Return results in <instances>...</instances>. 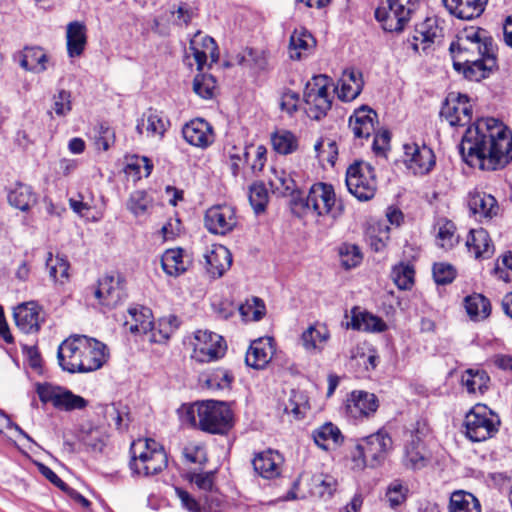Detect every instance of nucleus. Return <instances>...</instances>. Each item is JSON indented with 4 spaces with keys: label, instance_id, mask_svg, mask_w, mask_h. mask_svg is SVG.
I'll use <instances>...</instances> for the list:
<instances>
[{
    "label": "nucleus",
    "instance_id": "obj_1",
    "mask_svg": "<svg viewBox=\"0 0 512 512\" xmlns=\"http://www.w3.org/2000/svg\"><path fill=\"white\" fill-rule=\"evenodd\" d=\"M459 149L468 165L494 171L512 160V133L497 119H479L467 128Z\"/></svg>",
    "mask_w": 512,
    "mask_h": 512
},
{
    "label": "nucleus",
    "instance_id": "obj_2",
    "mask_svg": "<svg viewBox=\"0 0 512 512\" xmlns=\"http://www.w3.org/2000/svg\"><path fill=\"white\" fill-rule=\"evenodd\" d=\"M60 367L69 373H89L100 369L108 360L107 346L86 335H73L58 347Z\"/></svg>",
    "mask_w": 512,
    "mask_h": 512
},
{
    "label": "nucleus",
    "instance_id": "obj_3",
    "mask_svg": "<svg viewBox=\"0 0 512 512\" xmlns=\"http://www.w3.org/2000/svg\"><path fill=\"white\" fill-rule=\"evenodd\" d=\"M179 415L183 424L209 434L224 435L233 425L232 410L223 401L205 400L182 405Z\"/></svg>",
    "mask_w": 512,
    "mask_h": 512
},
{
    "label": "nucleus",
    "instance_id": "obj_4",
    "mask_svg": "<svg viewBox=\"0 0 512 512\" xmlns=\"http://www.w3.org/2000/svg\"><path fill=\"white\" fill-rule=\"evenodd\" d=\"M393 440L385 429L357 440L350 451L351 468L363 471L365 468H378L384 464L392 450Z\"/></svg>",
    "mask_w": 512,
    "mask_h": 512
},
{
    "label": "nucleus",
    "instance_id": "obj_5",
    "mask_svg": "<svg viewBox=\"0 0 512 512\" xmlns=\"http://www.w3.org/2000/svg\"><path fill=\"white\" fill-rule=\"evenodd\" d=\"M449 51L453 66H463L467 61L495 54V47L486 30L470 27L457 35L456 40L451 42Z\"/></svg>",
    "mask_w": 512,
    "mask_h": 512
},
{
    "label": "nucleus",
    "instance_id": "obj_6",
    "mask_svg": "<svg viewBox=\"0 0 512 512\" xmlns=\"http://www.w3.org/2000/svg\"><path fill=\"white\" fill-rule=\"evenodd\" d=\"M130 455L129 467L137 475H156L167 467L168 458L164 448L150 438L133 441Z\"/></svg>",
    "mask_w": 512,
    "mask_h": 512
},
{
    "label": "nucleus",
    "instance_id": "obj_7",
    "mask_svg": "<svg viewBox=\"0 0 512 512\" xmlns=\"http://www.w3.org/2000/svg\"><path fill=\"white\" fill-rule=\"evenodd\" d=\"M329 81L330 79L326 75H317L305 86L304 111L312 120H321L331 109L332 100L328 92Z\"/></svg>",
    "mask_w": 512,
    "mask_h": 512
},
{
    "label": "nucleus",
    "instance_id": "obj_8",
    "mask_svg": "<svg viewBox=\"0 0 512 512\" xmlns=\"http://www.w3.org/2000/svg\"><path fill=\"white\" fill-rule=\"evenodd\" d=\"M500 425L498 416L486 405H475L465 416L464 427L466 436L473 442L491 438Z\"/></svg>",
    "mask_w": 512,
    "mask_h": 512
},
{
    "label": "nucleus",
    "instance_id": "obj_9",
    "mask_svg": "<svg viewBox=\"0 0 512 512\" xmlns=\"http://www.w3.org/2000/svg\"><path fill=\"white\" fill-rule=\"evenodd\" d=\"M346 186L359 201H368L375 196L377 180L375 170L369 163L356 161L346 172Z\"/></svg>",
    "mask_w": 512,
    "mask_h": 512
},
{
    "label": "nucleus",
    "instance_id": "obj_10",
    "mask_svg": "<svg viewBox=\"0 0 512 512\" xmlns=\"http://www.w3.org/2000/svg\"><path fill=\"white\" fill-rule=\"evenodd\" d=\"M304 205L319 216L330 215L333 219H338L344 213V205L336 199L333 186L323 182L310 187Z\"/></svg>",
    "mask_w": 512,
    "mask_h": 512
},
{
    "label": "nucleus",
    "instance_id": "obj_11",
    "mask_svg": "<svg viewBox=\"0 0 512 512\" xmlns=\"http://www.w3.org/2000/svg\"><path fill=\"white\" fill-rule=\"evenodd\" d=\"M418 0H387L375 10V18L387 32H400L416 10Z\"/></svg>",
    "mask_w": 512,
    "mask_h": 512
},
{
    "label": "nucleus",
    "instance_id": "obj_12",
    "mask_svg": "<svg viewBox=\"0 0 512 512\" xmlns=\"http://www.w3.org/2000/svg\"><path fill=\"white\" fill-rule=\"evenodd\" d=\"M36 392L42 403H51L55 409L60 411L83 410L88 406V401L85 398L62 386L38 383Z\"/></svg>",
    "mask_w": 512,
    "mask_h": 512
},
{
    "label": "nucleus",
    "instance_id": "obj_13",
    "mask_svg": "<svg viewBox=\"0 0 512 512\" xmlns=\"http://www.w3.org/2000/svg\"><path fill=\"white\" fill-rule=\"evenodd\" d=\"M192 357L198 362H210L224 356L226 343L222 336L210 332L198 330L193 342Z\"/></svg>",
    "mask_w": 512,
    "mask_h": 512
},
{
    "label": "nucleus",
    "instance_id": "obj_14",
    "mask_svg": "<svg viewBox=\"0 0 512 512\" xmlns=\"http://www.w3.org/2000/svg\"><path fill=\"white\" fill-rule=\"evenodd\" d=\"M238 224L236 209L228 204L213 205L204 216L206 229L215 235H226L232 232Z\"/></svg>",
    "mask_w": 512,
    "mask_h": 512
},
{
    "label": "nucleus",
    "instance_id": "obj_15",
    "mask_svg": "<svg viewBox=\"0 0 512 512\" xmlns=\"http://www.w3.org/2000/svg\"><path fill=\"white\" fill-rule=\"evenodd\" d=\"M404 162L415 175H425L435 166V155L426 145L405 144Z\"/></svg>",
    "mask_w": 512,
    "mask_h": 512
},
{
    "label": "nucleus",
    "instance_id": "obj_16",
    "mask_svg": "<svg viewBox=\"0 0 512 512\" xmlns=\"http://www.w3.org/2000/svg\"><path fill=\"white\" fill-rule=\"evenodd\" d=\"M182 135L187 143L205 149L215 141L213 127L202 118H195L182 128Z\"/></svg>",
    "mask_w": 512,
    "mask_h": 512
},
{
    "label": "nucleus",
    "instance_id": "obj_17",
    "mask_svg": "<svg viewBox=\"0 0 512 512\" xmlns=\"http://www.w3.org/2000/svg\"><path fill=\"white\" fill-rule=\"evenodd\" d=\"M193 58L197 69L201 71L207 62L208 57L212 62L218 60L217 44L212 37L197 33L190 41L189 52L187 53V60Z\"/></svg>",
    "mask_w": 512,
    "mask_h": 512
},
{
    "label": "nucleus",
    "instance_id": "obj_18",
    "mask_svg": "<svg viewBox=\"0 0 512 512\" xmlns=\"http://www.w3.org/2000/svg\"><path fill=\"white\" fill-rule=\"evenodd\" d=\"M283 463V456L272 449L257 453L252 460L254 471L260 477L268 480L278 478L281 475Z\"/></svg>",
    "mask_w": 512,
    "mask_h": 512
},
{
    "label": "nucleus",
    "instance_id": "obj_19",
    "mask_svg": "<svg viewBox=\"0 0 512 512\" xmlns=\"http://www.w3.org/2000/svg\"><path fill=\"white\" fill-rule=\"evenodd\" d=\"M125 296V289L119 277L104 276L98 281L95 297L103 306L113 308L122 302Z\"/></svg>",
    "mask_w": 512,
    "mask_h": 512
},
{
    "label": "nucleus",
    "instance_id": "obj_20",
    "mask_svg": "<svg viewBox=\"0 0 512 512\" xmlns=\"http://www.w3.org/2000/svg\"><path fill=\"white\" fill-rule=\"evenodd\" d=\"M41 307L36 302L18 305L13 312L16 326L25 334H34L40 330Z\"/></svg>",
    "mask_w": 512,
    "mask_h": 512
},
{
    "label": "nucleus",
    "instance_id": "obj_21",
    "mask_svg": "<svg viewBox=\"0 0 512 512\" xmlns=\"http://www.w3.org/2000/svg\"><path fill=\"white\" fill-rule=\"evenodd\" d=\"M275 353L274 339L264 337L254 340L247 350L245 362L254 369H263Z\"/></svg>",
    "mask_w": 512,
    "mask_h": 512
},
{
    "label": "nucleus",
    "instance_id": "obj_22",
    "mask_svg": "<svg viewBox=\"0 0 512 512\" xmlns=\"http://www.w3.org/2000/svg\"><path fill=\"white\" fill-rule=\"evenodd\" d=\"M468 207L473 215L480 220H491L499 212V205L495 197L478 190L469 193Z\"/></svg>",
    "mask_w": 512,
    "mask_h": 512
},
{
    "label": "nucleus",
    "instance_id": "obj_23",
    "mask_svg": "<svg viewBox=\"0 0 512 512\" xmlns=\"http://www.w3.org/2000/svg\"><path fill=\"white\" fill-rule=\"evenodd\" d=\"M379 402L375 394L366 391H353L347 400V412L355 419L369 417L378 409Z\"/></svg>",
    "mask_w": 512,
    "mask_h": 512
},
{
    "label": "nucleus",
    "instance_id": "obj_24",
    "mask_svg": "<svg viewBox=\"0 0 512 512\" xmlns=\"http://www.w3.org/2000/svg\"><path fill=\"white\" fill-rule=\"evenodd\" d=\"M169 120L162 114L154 109H149L143 113L137 121L136 131L143 135L144 131L148 137L162 139L169 127Z\"/></svg>",
    "mask_w": 512,
    "mask_h": 512
},
{
    "label": "nucleus",
    "instance_id": "obj_25",
    "mask_svg": "<svg viewBox=\"0 0 512 512\" xmlns=\"http://www.w3.org/2000/svg\"><path fill=\"white\" fill-rule=\"evenodd\" d=\"M377 113L368 106H361L349 118V127L356 138L368 139L375 131Z\"/></svg>",
    "mask_w": 512,
    "mask_h": 512
},
{
    "label": "nucleus",
    "instance_id": "obj_26",
    "mask_svg": "<svg viewBox=\"0 0 512 512\" xmlns=\"http://www.w3.org/2000/svg\"><path fill=\"white\" fill-rule=\"evenodd\" d=\"M444 117L451 126H464L471 121L472 106L465 95H460L457 100H448L441 110Z\"/></svg>",
    "mask_w": 512,
    "mask_h": 512
},
{
    "label": "nucleus",
    "instance_id": "obj_27",
    "mask_svg": "<svg viewBox=\"0 0 512 512\" xmlns=\"http://www.w3.org/2000/svg\"><path fill=\"white\" fill-rule=\"evenodd\" d=\"M206 271L212 278H220L231 267L232 254L223 245L214 246L205 254Z\"/></svg>",
    "mask_w": 512,
    "mask_h": 512
},
{
    "label": "nucleus",
    "instance_id": "obj_28",
    "mask_svg": "<svg viewBox=\"0 0 512 512\" xmlns=\"http://www.w3.org/2000/svg\"><path fill=\"white\" fill-rule=\"evenodd\" d=\"M496 65V56L492 54L481 59L467 61L463 66L453 67L457 72L462 73L466 79L470 81H480L488 77Z\"/></svg>",
    "mask_w": 512,
    "mask_h": 512
},
{
    "label": "nucleus",
    "instance_id": "obj_29",
    "mask_svg": "<svg viewBox=\"0 0 512 512\" xmlns=\"http://www.w3.org/2000/svg\"><path fill=\"white\" fill-rule=\"evenodd\" d=\"M466 247L475 259H488L494 254L495 250L488 232L483 228L469 231Z\"/></svg>",
    "mask_w": 512,
    "mask_h": 512
},
{
    "label": "nucleus",
    "instance_id": "obj_30",
    "mask_svg": "<svg viewBox=\"0 0 512 512\" xmlns=\"http://www.w3.org/2000/svg\"><path fill=\"white\" fill-rule=\"evenodd\" d=\"M191 262L188 255L182 248H171L165 250L161 257V267L166 275L170 277H179L184 274Z\"/></svg>",
    "mask_w": 512,
    "mask_h": 512
},
{
    "label": "nucleus",
    "instance_id": "obj_31",
    "mask_svg": "<svg viewBox=\"0 0 512 512\" xmlns=\"http://www.w3.org/2000/svg\"><path fill=\"white\" fill-rule=\"evenodd\" d=\"M450 14L459 19L471 20L479 17L488 0H442Z\"/></svg>",
    "mask_w": 512,
    "mask_h": 512
},
{
    "label": "nucleus",
    "instance_id": "obj_32",
    "mask_svg": "<svg viewBox=\"0 0 512 512\" xmlns=\"http://www.w3.org/2000/svg\"><path fill=\"white\" fill-rule=\"evenodd\" d=\"M363 85L361 72L353 68L346 69L340 79L338 97L346 102L352 101L361 93Z\"/></svg>",
    "mask_w": 512,
    "mask_h": 512
},
{
    "label": "nucleus",
    "instance_id": "obj_33",
    "mask_svg": "<svg viewBox=\"0 0 512 512\" xmlns=\"http://www.w3.org/2000/svg\"><path fill=\"white\" fill-rule=\"evenodd\" d=\"M67 52L69 57H79L86 46V26L79 21L70 22L66 31Z\"/></svg>",
    "mask_w": 512,
    "mask_h": 512
},
{
    "label": "nucleus",
    "instance_id": "obj_34",
    "mask_svg": "<svg viewBox=\"0 0 512 512\" xmlns=\"http://www.w3.org/2000/svg\"><path fill=\"white\" fill-rule=\"evenodd\" d=\"M329 338V330L323 324L311 325L301 335L302 344L308 352L322 351Z\"/></svg>",
    "mask_w": 512,
    "mask_h": 512
},
{
    "label": "nucleus",
    "instance_id": "obj_35",
    "mask_svg": "<svg viewBox=\"0 0 512 512\" xmlns=\"http://www.w3.org/2000/svg\"><path fill=\"white\" fill-rule=\"evenodd\" d=\"M129 318L125 320V326L131 333H150L153 327L152 312L146 307H134L128 310Z\"/></svg>",
    "mask_w": 512,
    "mask_h": 512
},
{
    "label": "nucleus",
    "instance_id": "obj_36",
    "mask_svg": "<svg viewBox=\"0 0 512 512\" xmlns=\"http://www.w3.org/2000/svg\"><path fill=\"white\" fill-rule=\"evenodd\" d=\"M48 56L40 47H25L20 53V66L34 73H42L47 69Z\"/></svg>",
    "mask_w": 512,
    "mask_h": 512
},
{
    "label": "nucleus",
    "instance_id": "obj_37",
    "mask_svg": "<svg viewBox=\"0 0 512 512\" xmlns=\"http://www.w3.org/2000/svg\"><path fill=\"white\" fill-rule=\"evenodd\" d=\"M315 444L323 449L328 450L330 445H341L344 437L340 429L332 422H326L312 432Z\"/></svg>",
    "mask_w": 512,
    "mask_h": 512
},
{
    "label": "nucleus",
    "instance_id": "obj_38",
    "mask_svg": "<svg viewBox=\"0 0 512 512\" xmlns=\"http://www.w3.org/2000/svg\"><path fill=\"white\" fill-rule=\"evenodd\" d=\"M351 327L355 330L383 332L386 330L387 325L380 317L369 312H361L358 311L357 308H353Z\"/></svg>",
    "mask_w": 512,
    "mask_h": 512
},
{
    "label": "nucleus",
    "instance_id": "obj_39",
    "mask_svg": "<svg viewBox=\"0 0 512 512\" xmlns=\"http://www.w3.org/2000/svg\"><path fill=\"white\" fill-rule=\"evenodd\" d=\"M36 200L31 186L23 183H17L8 193L9 204L21 211L29 210Z\"/></svg>",
    "mask_w": 512,
    "mask_h": 512
},
{
    "label": "nucleus",
    "instance_id": "obj_40",
    "mask_svg": "<svg viewBox=\"0 0 512 512\" xmlns=\"http://www.w3.org/2000/svg\"><path fill=\"white\" fill-rule=\"evenodd\" d=\"M449 512H481V507L471 493L456 491L450 497Z\"/></svg>",
    "mask_w": 512,
    "mask_h": 512
},
{
    "label": "nucleus",
    "instance_id": "obj_41",
    "mask_svg": "<svg viewBox=\"0 0 512 512\" xmlns=\"http://www.w3.org/2000/svg\"><path fill=\"white\" fill-rule=\"evenodd\" d=\"M415 269L411 262L401 261L391 270V278L400 290H410L414 285Z\"/></svg>",
    "mask_w": 512,
    "mask_h": 512
},
{
    "label": "nucleus",
    "instance_id": "obj_42",
    "mask_svg": "<svg viewBox=\"0 0 512 512\" xmlns=\"http://www.w3.org/2000/svg\"><path fill=\"white\" fill-rule=\"evenodd\" d=\"M429 459L426 457L424 444L406 442L404 464L413 470L424 468Z\"/></svg>",
    "mask_w": 512,
    "mask_h": 512
},
{
    "label": "nucleus",
    "instance_id": "obj_43",
    "mask_svg": "<svg viewBox=\"0 0 512 512\" xmlns=\"http://www.w3.org/2000/svg\"><path fill=\"white\" fill-rule=\"evenodd\" d=\"M178 498L181 501L182 506L187 509L189 512H201L202 509L205 510L206 506L209 510H211L214 506L218 507L221 503V500L216 495L205 496L204 498V506L202 507L200 503L193 498L187 491L176 488L175 489Z\"/></svg>",
    "mask_w": 512,
    "mask_h": 512
},
{
    "label": "nucleus",
    "instance_id": "obj_44",
    "mask_svg": "<svg viewBox=\"0 0 512 512\" xmlns=\"http://www.w3.org/2000/svg\"><path fill=\"white\" fill-rule=\"evenodd\" d=\"M314 44V39L305 29L295 30L289 42L290 58L299 60L303 51H307Z\"/></svg>",
    "mask_w": 512,
    "mask_h": 512
},
{
    "label": "nucleus",
    "instance_id": "obj_45",
    "mask_svg": "<svg viewBox=\"0 0 512 512\" xmlns=\"http://www.w3.org/2000/svg\"><path fill=\"white\" fill-rule=\"evenodd\" d=\"M465 308L472 319H484L489 316L491 306L482 294H473L465 298Z\"/></svg>",
    "mask_w": 512,
    "mask_h": 512
},
{
    "label": "nucleus",
    "instance_id": "obj_46",
    "mask_svg": "<svg viewBox=\"0 0 512 512\" xmlns=\"http://www.w3.org/2000/svg\"><path fill=\"white\" fill-rule=\"evenodd\" d=\"M46 267L48 269L50 278L54 282L63 284L68 281V270L70 265L66 258L60 255L54 257L52 253H48V257L46 259Z\"/></svg>",
    "mask_w": 512,
    "mask_h": 512
},
{
    "label": "nucleus",
    "instance_id": "obj_47",
    "mask_svg": "<svg viewBox=\"0 0 512 512\" xmlns=\"http://www.w3.org/2000/svg\"><path fill=\"white\" fill-rule=\"evenodd\" d=\"M490 378L484 370H467L462 376V384L469 393H484Z\"/></svg>",
    "mask_w": 512,
    "mask_h": 512
},
{
    "label": "nucleus",
    "instance_id": "obj_48",
    "mask_svg": "<svg viewBox=\"0 0 512 512\" xmlns=\"http://www.w3.org/2000/svg\"><path fill=\"white\" fill-rule=\"evenodd\" d=\"M274 150L283 155L291 154L298 148V139L290 131L280 130L271 136Z\"/></svg>",
    "mask_w": 512,
    "mask_h": 512
},
{
    "label": "nucleus",
    "instance_id": "obj_49",
    "mask_svg": "<svg viewBox=\"0 0 512 512\" xmlns=\"http://www.w3.org/2000/svg\"><path fill=\"white\" fill-rule=\"evenodd\" d=\"M338 254L342 266L347 270L357 267L363 260L360 247L353 243H342L338 248Z\"/></svg>",
    "mask_w": 512,
    "mask_h": 512
},
{
    "label": "nucleus",
    "instance_id": "obj_50",
    "mask_svg": "<svg viewBox=\"0 0 512 512\" xmlns=\"http://www.w3.org/2000/svg\"><path fill=\"white\" fill-rule=\"evenodd\" d=\"M459 237L456 235V227L452 221L444 220L439 222L437 233V244L444 250L452 249L458 243Z\"/></svg>",
    "mask_w": 512,
    "mask_h": 512
},
{
    "label": "nucleus",
    "instance_id": "obj_51",
    "mask_svg": "<svg viewBox=\"0 0 512 512\" xmlns=\"http://www.w3.org/2000/svg\"><path fill=\"white\" fill-rule=\"evenodd\" d=\"M152 205V198L143 190L132 192L127 201V209L136 217L144 215Z\"/></svg>",
    "mask_w": 512,
    "mask_h": 512
},
{
    "label": "nucleus",
    "instance_id": "obj_52",
    "mask_svg": "<svg viewBox=\"0 0 512 512\" xmlns=\"http://www.w3.org/2000/svg\"><path fill=\"white\" fill-rule=\"evenodd\" d=\"M265 304L257 297L247 300L239 306V312L245 321H258L265 315Z\"/></svg>",
    "mask_w": 512,
    "mask_h": 512
},
{
    "label": "nucleus",
    "instance_id": "obj_53",
    "mask_svg": "<svg viewBox=\"0 0 512 512\" xmlns=\"http://www.w3.org/2000/svg\"><path fill=\"white\" fill-rule=\"evenodd\" d=\"M178 322L175 316L161 319L158 328L152 327L150 340L156 343H161L170 338L172 333L177 329Z\"/></svg>",
    "mask_w": 512,
    "mask_h": 512
},
{
    "label": "nucleus",
    "instance_id": "obj_54",
    "mask_svg": "<svg viewBox=\"0 0 512 512\" xmlns=\"http://www.w3.org/2000/svg\"><path fill=\"white\" fill-rule=\"evenodd\" d=\"M216 89V80L212 75L197 74L193 80V91L203 99H212Z\"/></svg>",
    "mask_w": 512,
    "mask_h": 512
},
{
    "label": "nucleus",
    "instance_id": "obj_55",
    "mask_svg": "<svg viewBox=\"0 0 512 512\" xmlns=\"http://www.w3.org/2000/svg\"><path fill=\"white\" fill-rule=\"evenodd\" d=\"M81 443L85 446L88 452L100 453L106 445L105 437L99 429H91L83 433L81 436Z\"/></svg>",
    "mask_w": 512,
    "mask_h": 512
},
{
    "label": "nucleus",
    "instance_id": "obj_56",
    "mask_svg": "<svg viewBox=\"0 0 512 512\" xmlns=\"http://www.w3.org/2000/svg\"><path fill=\"white\" fill-rule=\"evenodd\" d=\"M433 278L438 285H447L456 278L457 271L453 265L445 262H438L432 268Z\"/></svg>",
    "mask_w": 512,
    "mask_h": 512
},
{
    "label": "nucleus",
    "instance_id": "obj_57",
    "mask_svg": "<svg viewBox=\"0 0 512 512\" xmlns=\"http://www.w3.org/2000/svg\"><path fill=\"white\" fill-rule=\"evenodd\" d=\"M430 433L431 430L428 422L425 419H419L411 424L410 428L406 431V442L424 444V440Z\"/></svg>",
    "mask_w": 512,
    "mask_h": 512
},
{
    "label": "nucleus",
    "instance_id": "obj_58",
    "mask_svg": "<svg viewBox=\"0 0 512 512\" xmlns=\"http://www.w3.org/2000/svg\"><path fill=\"white\" fill-rule=\"evenodd\" d=\"M253 153L254 160L251 163V170L253 173H258L262 171L265 163H266V154L267 149L263 145L258 146H249L243 149V157L245 162L249 161L250 155Z\"/></svg>",
    "mask_w": 512,
    "mask_h": 512
},
{
    "label": "nucleus",
    "instance_id": "obj_59",
    "mask_svg": "<svg viewBox=\"0 0 512 512\" xmlns=\"http://www.w3.org/2000/svg\"><path fill=\"white\" fill-rule=\"evenodd\" d=\"M232 380L233 377L228 371L218 369L206 376L205 384L211 390H220L229 387Z\"/></svg>",
    "mask_w": 512,
    "mask_h": 512
},
{
    "label": "nucleus",
    "instance_id": "obj_60",
    "mask_svg": "<svg viewBox=\"0 0 512 512\" xmlns=\"http://www.w3.org/2000/svg\"><path fill=\"white\" fill-rule=\"evenodd\" d=\"M442 30L437 25L435 18H427L421 25V29L417 30L419 36H415V40L421 39L422 42L433 43L435 39L441 36Z\"/></svg>",
    "mask_w": 512,
    "mask_h": 512
},
{
    "label": "nucleus",
    "instance_id": "obj_61",
    "mask_svg": "<svg viewBox=\"0 0 512 512\" xmlns=\"http://www.w3.org/2000/svg\"><path fill=\"white\" fill-rule=\"evenodd\" d=\"M408 492L400 480H394L390 483L387 488L386 498L391 507H397L406 500V494Z\"/></svg>",
    "mask_w": 512,
    "mask_h": 512
},
{
    "label": "nucleus",
    "instance_id": "obj_62",
    "mask_svg": "<svg viewBox=\"0 0 512 512\" xmlns=\"http://www.w3.org/2000/svg\"><path fill=\"white\" fill-rule=\"evenodd\" d=\"M267 199L268 193L263 185L254 184L250 187L249 201L257 214L265 210Z\"/></svg>",
    "mask_w": 512,
    "mask_h": 512
},
{
    "label": "nucleus",
    "instance_id": "obj_63",
    "mask_svg": "<svg viewBox=\"0 0 512 512\" xmlns=\"http://www.w3.org/2000/svg\"><path fill=\"white\" fill-rule=\"evenodd\" d=\"M72 108L71 94L64 89L60 90L53 97V110L57 116L67 115Z\"/></svg>",
    "mask_w": 512,
    "mask_h": 512
},
{
    "label": "nucleus",
    "instance_id": "obj_64",
    "mask_svg": "<svg viewBox=\"0 0 512 512\" xmlns=\"http://www.w3.org/2000/svg\"><path fill=\"white\" fill-rule=\"evenodd\" d=\"M214 478L215 473L212 471L203 473H189V480L192 483H194L200 490L210 493H212L214 489Z\"/></svg>",
    "mask_w": 512,
    "mask_h": 512
}]
</instances>
